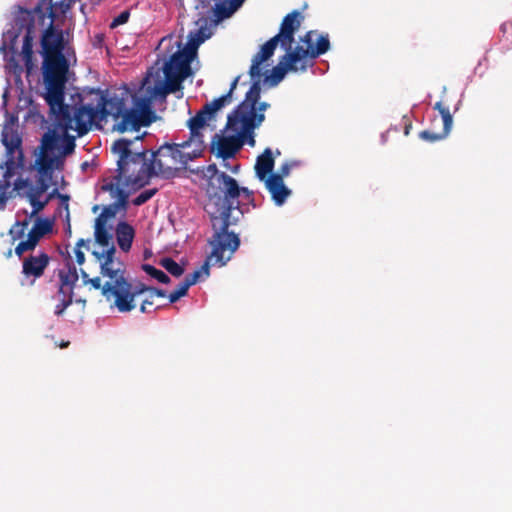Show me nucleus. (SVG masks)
<instances>
[{
  "label": "nucleus",
  "instance_id": "obj_35",
  "mask_svg": "<svg viewBox=\"0 0 512 512\" xmlns=\"http://www.w3.org/2000/svg\"><path fill=\"white\" fill-rule=\"evenodd\" d=\"M157 191V188L144 190L132 200V203L135 206H141L149 201L157 193Z\"/></svg>",
  "mask_w": 512,
  "mask_h": 512
},
{
  "label": "nucleus",
  "instance_id": "obj_7",
  "mask_svg": "<svg viewBox=\"0 0 512 512\" xmlns=\"http://www.w3.org/2000/svg\"><path fill=\"white\" fill-rule=\"evenodd\" d=\"M150 163L146 162L145 174L147 184L152 176L164 179L174 178L178 172L185 168L188 162L200 157L187 143H165L151 154Z\"/></svg>",
  "mask_w": 512,
  "mask_h": 512
},
{
  "label": "nucleus",
  "instance_id": "obj_51",
  "mask_svg": "<svg viewBox=\"0 0 512 512\" xmlns=\"http://www.w3.org/2000/svg\"><path fill=\"white\" fill-rule=\"evenodd\" d=\"M30 215L25 218L24 220L22 221H16L15 223H17L19 225V227L23 228L24 231L27 230L28 226H29V223H30Z\"/></svg>",
  "mask_w": 512,
  "mask_h": 512
},
{
  "label": "nucleus",
  "instance_id": "obj_43",
  "mask_svg": "<svg viewBox=\"0 0 512 512\" xmlns=\"http://www.w3.org/2000/svg\"><path fill=\"white\" fill-rule=\"evenodd\" d=\"M231 12L225 5H217L216 6V15L218 18L223 19L229 17Z\"/></svg>",
  "mask_w": 512,
  "mask_h": 512
},
{
  "label": "nucleus",
  "instance_id": "obj_9",
  "mask_svg": "<svg viewBox=\"0 0 512 512\" xmlns=\"http://www.w3.org/2000/svg\"><path fill=\"white\" fill-rule=\"evenodd\" d=\"M301 13L298 10H293L288 13L282 20L280 31L278 34L266 41L252 58V64L249 69L250 76L261 75V64L270 59L277 47L280 44L284 50H293L292 43L296 31L301 25Z\"/></svg>",
  "mask_w": 512,
  "mask_h": 512
},
{
  "label": "nucleus",
  "instance_id": "obj_26",
  "mask_svg": "<svg viewBox=\"0 0 512 512\" xmlns=\"http://www.w3.org/2000/svg\"><path fill=\"white\" fill-rule=\"evenodd\" d=\"M34 24L30 21L26 26V33L23 39L21 55L27 70H31L33 66V32Z\"/></svg>",
  "mask_w": 512,
  "mask_h": 512
},
{
  "label": "nucleus",
  "instance_id": "obj_39",
  "mask_svg": "<svg viewBox=\"0 0 512 512\" xmlns=\"http://www.w3.org/2000/svg\"><path fill=\"white\" fill-rule=\"evenodd\" d=\"M207 170L211 174L210 180L208 182L207 189H206V194L208 195V190L210 189V187L212 185L213 186L218 185V180H217L218 176L220 174H222L223 172H219L215 164L209 165Z\"/></svg>",
  "mask_w": 512,
  "mask_h": 512
},
{
  "label": "nucleus",
  "instance_id": "obj_17",
  "mask_svg": "<svg viewBox=\"0 0 512 512\" xmlns=\"http://www.w3.org/2000/svg\"><path fill=\"white\" fill-rule=\"evenodd\" d=\"M52 231V222L48 219L37 218L27 234V239L20 241L15 247V254L22 258L24 253L34 251L39 241Z\"/></svg>",
  "mask_w": 512,
  "mask_h": 512
},
{
  "label": "nucleus",
  "instance_id": "obj_23",
  "mask_svg": "<svg viewBox=\"0 0 512 512\" xmlns=\"http://www.w3.org/2000/svg\"><path fill=\"white\" fill-rule=\"evenodd\" d=\"M272 200L278 206L283 205L291 194V190L284 184L281 175L271 174L267 179L263 180Z\"/></svg>",
  "mask_w": 512,
  "mask_h": 512
},
{
  "label": "nucleus",
  "instance_id": "obj_27",
  "mask_svg": "<svg viewBox=\"0 0 512 512\" xmlns=\"http://www.w3.org/2000/svg\"><path fill=\"white\" fill-rule=\"evenodd\" d=\"M78 272L74 265H68V271H59L60 286L58 288V294L63 292V289L68 287V290L74 292V287L78 281Z\"/></svg>",
  "mask_w": 512,
  "mask_h": 512
},
{
  "label": "nucleus",
  "instance_id": "obj_31",
  "mask_svg": "<svg viewBox=\"0 0 512 512\" xmlns=\"http://www.w3.org/2000/svg\"><path fill=\"white\" fill-rule=\"evenodd\" d=\"M160 265L165 268L172 276L180 277L184 273V268L170 257L161 259Z\"/></svg>",
  "mask_w": 512,
  "mask_h": 512
},
{
  "label": "nucleus",
  "instance_id": "obj_52",
  "mask_svg": "<svg viewBox=\"0 0 512 512\" xmlns=\"http://www.w3.org/2000/svg\"><path fill=\"white\" fill-rule=\"evenodd\" d=\"M80 273H81V278L83 280V284L87 285L89 283V280H91V278L89 277V274L83 269L80 270Z\"/></svg>",
  "mask_w": 512,
  "mask_h": 512
},
{
  "label": "nucleus",
  "instance_id": "obj_22",
  "mask_svg": "<svg viewBox=\"0 0 512 512\" xmlns=\"http://www.w3.org/2000/svg\"><path fill=\"white\" fill-rule=\"evenodd\" d=\"M126 285L127 287H125V290H127V292L125 294L123 293V297L124 300L127 302L128 306L122 307L118 303L120 298V295L118 293H115V295L112 298L114 300L113 304L118 309L119 312H130L131 310H133L136 307L135 298L144 292L149 293V289H151V286H147L143 283H138L137 285L134 286L127 279Z\"/></svg>",
  "mask_w": 512,
  "mask_h": 512
},
{
  "label": "nucleus",
  "instance_id": "obj_3",
  "mask_svg": "<svg viewBox=\"0 0 512 512\" xmlns=\"http://www.w3.org/2000/svg\"><path fill=\"white\" fill-rule=\"evenodd\" d=\"M207 35L201 28L195 33L189 34L186 46L175 52L163 67L164 80L155 81L154 85H149L146 78L143 82V89L149 99L165 100L167 95L182 90L183 81L192 75L191 62L197 55L198 47L205 41Z\"/></svg>",
  "mask_w": 512,
  "mask_h": 512
},
{
  "label": "nucleus",
  "instance_id": "obj_41",
  "mask_svg": "<svg viewBox=\"0 0 512 512\" xmlns=\"http://www.w3.org/2000/svg\"><path fill=\"white\" fill-rule=\"evenodd\" d=\"M112 196H115L118 198L117 202H115L117 205H119L120 207H123V208L126 207L128 195L123 189H121L120 187L115 188V194H113Z\"/></svg>",
  "mask_w": 512,
  "mask_h": 512
},
{
  "label": "nucleus",
  "instance_id": "obj_15",
  "mask_svg": "<svg viewBox=\"0 0 512 512\" xmlns=\"http://www.w3.org/2000/svg\"><path fill=\"white\" fill-rule=\"evenodd\" d=\"M261 76L262 74L254 77L250 76L253 83L246 93L245 99L232 111V113L237 114L239 118L246 114L251 117L255 115L256 118L262 115V122L265 120L264 111L270 107V104L267 102H259L261 94Z\"/></svg>",
  "mask_w": 512,
  "mask_h": 512
},
{
  "label": "nucleus",
  "instance_id": "obj_44",
  "mask_svg": "<svg viewBox=\"0 0 512 512\" xmlns=\"http://www.w3.org/2000/svg\"><path fill=\"white\" fill-rule=\"evenodd\" d=\"M239 76H237L233 82L231 83V86H230V89L229 91L224 95V96H228L225 100V105L230 103L231 102V97H232V93L234 91V89L236 88L237 84H238V81H239Z\"/></svg>",
  "mask_w": 512,
  "mask_h": 512
},
{
  "label": "nucleus",
  "instance_id": "obj_54",
  "mask_svg": "<svg viewBox=\"0 0 512 512\" xmlns=\"http://www.w3.org/2000/svg\"><path fill=\"white\" fill-rule=\"evenodd\" d=\"M500 29H501V31H502L503 33H505V32L507 31V24H506V23L502 24V25H501V27H500Z\"/></svg>",
  "mask_w": 512,
  "mask_h": 512
},
{
  "label": "nucleus",
  "instance_id": "obj_1",
  "mask_svg": "<svg viewBox=\"0 0 512 512\" xmlns=\"http://www.w3.org/2000/svg\"><path fill=\"white\" fill-rule=\"evenodd\" d=\"M98 96L96 106L84 104L82 97L77 94L78 101H75L69 112L71 119V128L77 132L79 137L88 133L92 125L101 127L102 122H106L111 117L116 124L114 129L120 133L126 131H138L142 126H148L151 119L149 95L135 100L136 108H127L124 98L114 94L108 96L105 91L96 90Z\"/></svg>",
  "mask_w": 512,
  "mask_h": 512
},
{
  "label": "nucleus",
  "instance_id": "obj_47",
  "mask_svg": "<svg viewBox=\"0 0 512 512\" xmlns=\"http://www.w3.org/2000/svg\"><path fill=\"white\" fill-rule=\"evenodd\" d=\"M154 304L153 299L150 298V296L142 301V304L140 306V311L142 313L149 312L148 306H152Z\"/></svg>",
  "mask_w": 512,
  "mask_h": 512
},
{
  "label": "nucleus",
  "instance_id": "obj_42",
  "mask_svg": "<svg viewBox=\"0 0 512 512\" xmlns=\"http://www.w3.org/2000/svg\"><path fill=\"white\" fill-rule=\"evenodd\" d=\"M25 232L23 228L19 227L17 223H14V225L9 230V235L11 236L12 240H18L22 239L25 235Z\"/></svg>",
  "mask_w": 512,
  "mask_h": 512
},
{
  "label": "nucleus",
  "instance_id": "obj_29",
  "mask_svg": "<svg viewBox=\"0 0 512 512\" xmlns=\"http://www.w3.org/2000/svg\"><path fill=\"white\" fill-rule=\"evenodd\" d=\"M59 302L55 306L54 313L57 316H62L65 310L72 304L74 292L72 290L63 289L61 294H58Z\"/></svg>",
  "mask_w": 512,
  "mask_h": 512
},
{
  "label": "nucleus",
  "instance_id": "obj_28",
  "mask_svg": "<svg viewBox=\"0 0 512 512\" xmlns=\"http://www.w3.org/2000/svg\"><path fill=\"white\" fill-rule=\"evenodd\" d=\"M95 241L102 247L108 249L112 244V235L107 230L106 224L95 221L94 225Z\"/></svg>",
  "mask_w": 512,
  "mask_h": 512
},
{
  "label": "nucleus",
  "instance_id": "obj_6",
  "mask_svg": "<svg viewBox=\"0 0 512 512\" xmlns=\"http://www.w3.org/2000/svg\"><path fill=\"white\" fill-rule=\"evenodd\" d=\"M263 116L243 115L239 118L237 114L230 113L227 117L225 129L236 132V135L224 136L215 134L211 141V152L223 160L232 158L247 143L255 145L254 130L262 124Z\"/></svg>",
  "mask_w": 512,
  "mask_h": 512
},
{
  "label": "nucleus",
  "instance_id": "obj_10",
  "mask_svg": "<svg viewBox=\"0 0 512 512\" xmlns=\"http://www.w3.org/2000/svg\"><path fill=\"white\" fill-rule=\"evenodd\" d=\"M92 254L100 264L101 275L109 279L103 284V296L110 301L115 293H118L120 295L118 303L122 307L128 306L123 297V293L127 292L125 290V287H127L125 266L123 262L115 257V245L112 244L102 252L93 251Z\"/></svg>",
  "mask_w": 512,
  "mask_h": 512
},
{
  "label": "nucleus",
  "instance_id": "obj_32",
  "mask_svg": "<svg viewBox=\"0 0 512 512\" xmlns=\"http://www.w3.org/2000/svg\"><path fill=\"white\" fill-rule=\"evenodd\" d=\"M73 0H49L50 17L53 19L58 13H65L71 6Z\"/></svg>",
  "mask_w": 512,
  "mask_h": 512
},
{
  "label": "nucleus",
  "instance_id": "obj_14",
  "mask_svg": "<svg viewBox=\"0 0 512 512\" xmlns=\"http://www.w3.org/2000/svg\"><path fill=\"white\" fill-rule=\"evenodd\" d=\"M24 165L16 163V161L5 160L0 164V170H4L3 178L0 180V208L5 209L7 201L14 197V193L17 192L19 196L23 195V190L29 186V180L23 178H17L11 188V178L15 175L17 168H22Z\"/></svg>",
  "mask_w": 512,
  "mask_h": 512
},
{
  "label": "nucleus",
  "instance_id": "obj_34",
  "mask_svg": "<svg viewBox=\"0 0 512 512\" xmlns=\"http://www.w3.org/2000/svg\"><path fill=\"white\" fill-rule=\"evenodd\" d=\"M119 208L120 206L117 205L116 203L105 206L102 209L100 215L95 219V221H100L103 224H107L108 219L115 217Z\"/></svg>",
  "mask_w": 512,
  "mask_h": 512
},
{
  "label": "nucleus",
  "instance_id": "obj_21",
  "mask_svg": "<svg viewBox=\"0 0 512 512\" xmlns=\"http://www.w3.org/2000/svg\"><path fill=\"white\" fill-rule=\"evenodd\" d=\"M2 143L6 148V160L12 159L20 165H24V154L22 150V140L15 132L3 130Z\"/></svg>",
  "mask_w": 512,
  "mask_h": 512
},
{
  "label": "nucleus",
  "instance_id": "obj_30",
  "mask_svg": "<svg viewBox=\"0 0 512 512\" xmlns=\"http://www.w3.org/2000/svg\"><path fill=\"white\" fill-rule=\"evenodd\" d=\"M21 197L27 198L30 205L32 206V212L30 213V218L34 217L39 212H41L48 204V199L40 200L41 196H37L35 194L23 193V195Z\"/></svg>",
  "mask_w": 512,
  "mask_h": 512
},
{
  "label": "nucleus",
  "instance_id": "obj_40",
  "mask_svg": "<svg viewBox=\"0 0 512 512\" xmlns=\"http://www.w3.org/2000/svg\"><path fill=\"white\" fill-rule=\"evenodd\" d=\"M86 245V242L84 239H79L76 243V246H75V249H74V252H75V256H76V262L79 264V265H82L84 262H85V255L84 253L82 252L81 248L83 246Z\"/></svg>",
  "mask_w": 512,
  "mask_h": 512
},
{
  "label": "nucleus",
  "instance_id": "obj_18",
  "mask_svg": "<svg viewBox=\"0 0 512 512\" xmlns=\"http://www.w3.org/2000/svg\"><path fill=\"white\" fill-rule=\"evenodd\" d=\"M51 262V257L44 251L30 254L22 260V274L26 279H32L34 283L41 278Z\"/></svg>",
  "mask_w": 512,
  "mask_h": 512
},
{
  "label": "nucleus",
  "instance_id": "obj_12",
  "mask_svg": "<svg viewBox=\"0 0 512 512\" xmlns=\"http://www.w3.org/2000/svg\"><path fill=\"white\" fill-rule=\"evenodd\" d=\"M227 97L228 96H221L210 103H206L195 116L189 118L187 121V126L190 130V137L184 142L200 156L205 149L204 135L201 132V129L207 125L209 120L214 118V115L218 110L225 106V100Z\"/></svg>",
  "mask_w": 512,
  "mask_h": 512
},
{
  "label": "nucleus",
  "instance_id": "obj_25",
  "mask_svg": "<svg viewBox=\"0 0 512 512\" xmlns=\"http://www.w3.org/2000/svg\"><path fill=\"white\" fill-rule=\"evenodd\" d=\"M135 236L134 228L127 222H119L116 227V239L120 249L128 252Z\"/></svg>",
  "mask_w": 512,
  "mask_h": 512
},
{
  "label": "nucleus",
  "instance_id": "obj_8",
  "mask_svg": "<svg viewBox=\"0 0 512 512\" xmlns=\"http://www.w3.org/2000/svg\"><path fill=\"white\" fill-rule=\"evenodd\" d=\"M131 140L124 138L116 140L112 145V151L119 156L117 161V178L124 180V184L132 189H139L147 184L145 166L147 151L132 153Z\"/></svg>",
  "mask_w": 512,
  "mask_h": 512
},
{
  "label": "nucleus",
  "instance_id": "obj_36",
  "mask_svg": "<svg viewBox=\"0 0 512 512\" xmlns=\"http://www.w3.org/2000/svg\"><path fill=\"white\" fill-rule=\"evenodd\" d=\"M189 288L190 287L187 286V284L184 281H182L178 285L177 289L169 294V302L170 303L177 302L181 297H184L185 295H187Z\"/></svg>",
  "mask_w": 512,
  "mask_h": 512
},
{
  "label": "nucleus",
  "instance_id": "obj_38",
  "mask_svg": "<svg viewBox=\"0 0 512 512\" xmlns=\"http://www.w3.org/2000/svg\"><path fill=\"white\" fill-rule=\"evenodd\" d=\"M203 274L207 276L203 270L202 265L198 270H195L193 273L186 275L184 282L187 284V286L191 287L192 285L196 284L199 281L200 277Z\"/></svg>",
  "mask_w": 512,
  "mask_h": 512
},
{
  "label": "nucleus",
  "instance_id": "obj_59",
  "mask_svg": "<svg viewBox=\"0 0 512 512\" xmlns=\"http://www.w3.org/2000/svg\"><path fill=\"white\" fill-rule=\"evenodd\" d=\"M237 169H238V166H236L235 169H233V173H236Z\"/></svg>",
  "mask_w": 512,
  "mask_h": 512
},
{
  "label": "nucleus",
  "instance_id": "obj_57",
  "mask_svg": "<svg viewBox=\"0 0 512 512\" xmlns=\"http://www.w3.org/2000/svg\"><path fill=\"white\" fill-rule=\"evenodd\" d=\"M12 255V251L9 250L8 253H7V257H10Z\"/></svg>",
  "mask_w": 512,
  "mask_h": 512
},
{
  "label": "nucleus",
  "instance_id": "obj_48",
  "mask_svg": "<svg viewBox=\"0 0 512 512\" xmlns=\"http://www.w3.org/2000/svg\"><path fill=\"white\" fill-rule=\"evenodd\" d=\"M290 169V165L288 163H285L280 167V170L277 174L281 175V179H283L284 177H287L289 175Z\"/></svg>",
  "mask_w": 512,
  "mask_h": 512
},
{
  "label": "nucleus",
  "instance_id": "obj_20",
  "mask_svg": "<svg viewBox=\"0 0 512 512\" xmlns=\"http://www.w3.org/2000/svg\"><path fill=\"white\" fill-rule=\"evenodd\" d=\"M42 54L44 56L63 55L64 37L62 31L56 30L51 20L41 38Z\"/></svg>",
  "mask_w": 512,
  "mask_h": 512
},
{
  "label": "nucleus",
  "instance_id": "obj_50",
  "mask_svg": "<svg viewBox=\"0 0 512 512\" xmlns=\"http://www.w3.org/2000/svg\"><path fill=\"white\" fill-rule=\"evenodd\" d=\"M119 186L114 183H108L102 186V189L105 191H109L112 195L115 194V188H118Z\"/></svg>",
  "mask_w": 512,
  "mask_h": 512
},
{
  "label": "nucleus",
  "instance_id": "obj_56",
  "mask_svg": "<svg viewBox=\"0 0 512 512\" xmlns=\"http://www.w3.org/2000/svg\"><path fill=\"white\" fill-rule=\"evenodd\" d=\"M102 40H103V36L102 35L97 36V41L101 42Z\"/></svg>",
  "mask_w": 512,
  "mask_h": 512
},
{
  "label": "nucleus",
  "instance_id": "obj_16",
  "mask_svg": "<svg viewBox=\"0 0 512 512\" xmlns=\"http://www.w3.org/2000/svg\"><path fill=\"white\" fill-rule=\"evenodd\" d=\"M286 53L280 58L279 63L271 70L270 76H266L265 82L270 86L278 85L288 72H305L307 68H303V63L295 50H285Z\"/></svg>",
  "mask_w": 512,
  "mask_h": 512
},
{
  "label": "nucleus",
  "instance_id": "obj_37",
  "mask_svg": "<svg viewBox=\"0 0 512 512\" xmlns=\"http://www.w3.org/2000/svg\"><path fill=\"white\" fill-rule=\"evenodd\" d=\"M129 18H130V11L124 10L112 20L109 27L111 29H114L120 25L126 24L129 20Z\"/></svg>",
  "mask_w": 512,
  "mask_h": 512
},
{
  "label": "nucleus",
  "instance_id": "obj_49",
  "mask_svg": "<svg viewBox=\"0 0 512 512\" xmlns=\"http://www.w3.org/2000/svg\"><path fill=\"white\" fill-rule=\"evenodd\" d=\"M55 195H58L61 199H65V200H68V199H69V197H68V196L59 194L57 189H54V190H53L49 195H47V196H46V198H45V199H48V203H49V202H50V200H51L52 198H54V196H55Z\"/></svg>",
  "mask_w": 512,
  "mask_h": 512
},
{
  "label": "nucleus",
  "instance_id": "obj_24",
  "mask_svg": "<svg viewBox=\"0 0 512 512\" xmlns=\"http://www.w3.org/2000/svg\"><path fill=\"white\" fill-rule=\"evenodd\" d=\"M275 161L270 148H266L264 152L257 157L255 164L256 176L260 181L267 179L274 169Z\"/></svg>",
  "mask_w": 512,
  "mask_h": 512
},
{
  "label": "nucleus",
  "instance_id": "obj_53",
  "mask_svg": "<svg viewBox=\"0 0 512 512\" xmlns=\"http://www.w3.org/2000/svg\"><path fill=\"white\" fill-rule=\"evenodd\" d=\"M411 127H412L411 123H408V124L405 125V129H404L405 135L409 134Z\"/></svg>",
  "mask_w": 512,
  "mask_h": 512
},
{
  "label": "nucleus",
  "instance_id": "obj_46",
  "mask_svg": "<svg viewBox=\"0 0 512 512\" xmlns=\"http://www.w3.org/2000/svg\"><path fill=\"white\" fill-rule=\"evenodd\" d=\"M149 296L150 298H154L155 296L157 297H165L166 296V292L162 289H159V288H156V287H151V289H149Z\"/></svg>",
  "mask_w": 512,
  "mask_h": 512
},
{
  "label": "nucleus",
  "instance_id": "obj_55",
  "mask_svg": "<svg viewBox=\"0 0 512 512\" xmlns=\"http://www.w3.org/2000/svg\"><path fill=\"white\" fill-rule=\"evenodd\" d=\"M69 344H70V343H69V341L62 342V343L60 344V347H61V348H66V347H68V345H69Z\"/></svg>",
  "mask_w": 512,
  "mask_h": 512
},
{
  "label": "nucleus",
  "instance_id": "obj_2",
  "mask_svg": "<svg viewBox=\"0 0 512 512\" xmlns=\"http://www.w3.org/2000/svg\"><path fill=\"white\" fill-rule=\"evenodd\" d=\"M58 129H49L41 138L36 154L34 168L38 173L36 185L29 182L25 193L42 196L50 188L51 180L55 170H63L66 156L74 153L76 143L75 137Z\"/></svg>",
  "mask_w": 512,
  "mask_h": 512
},
{
  "label": "nucleus",
  "instance_id": "obj_45",
  "mask_svg": "<svg viewBox=\"0 0 512 512\" xmlns=\"http://www.w3.org/2000/svg\"><path fill=\"white\" fill-rule=\"evenodd\" d=\"M92 288L96 289V290H101V294L103 295V284L101 282V279L100 277H94V278H91V280H89V283Z\"/></svg>",
  "mask_w": 512,
  "mask_h": 512
},
{
  "label": "nucleus",
  "instance_id": "obj_5",
  "mask_svg": "<svg viewBox=\"0 0 512 512\" xmlns=\"http://www.w3.org/2000/svg\"><path fill=\"white\" fill-rule=\"evenodd\" d=\"M204 209L209 215L213 230V235L208 240L211 252L203 263V270L209 275L210 266H225L239 248V235L230 228L240 222V213L236 212V217L229 216L211 204H205Z\"/></svg>",
  "mask_w": 512,
  "mask_h": 512
},
{
  "label": "nucleus",
  "instance_id": "obj_4",
  "mask_svg": "<svg viewBox=\"0 0 512 512\" xmlns=\"http://www.w3.org/2000/svg\"><path fill=\"white\" fill-rule=\"evenodd\" d=\"M68 68L64 55L44 56L42 67L46 90L44 98L49 106L53 129L61 132H68L71 128L69 112L73 105L64 102Z\"/></svg>",
  "mask_w": 512,
  "mask_h": 512
},
{
  "label": "nucleus",
  "instance_id": "obj_11",
  "mask_svg": "<svg viewBox=\"0 0 512 512\" xmlns=\"http://www.w3.org/2000/svg\"><path fill=\"white\" fill-rule=\"evenodd\" d=\"M217 180L218 185H212L208 190V199L205 204H211L224 214L233 217H236V212H239L241 220L243 211L240 208L239 197L243 193L250 198L253 192L246 187H240L236 179L226 173L220 174Z\"/></svg>",
  "mask_w": 512,
  "mask_h": 512
},
{
  "label": "nucleus",
  "instance_id": "obj_13",
  "mask_svg": "<svg viewBox=\"0 0 512 512\" xmlns=\"http://www.w3.org/2000/svg\"><path fill=\"white\" fill-rule=\"evenodd\" d=\"M315 31H308L303 37L300 38V43L294 47L295 52H298L299 57L303 63V68H310L314 65V61L320 55L326 53L330 48V42L327 35H321L314 45Z\"/></svg>",
  "mask_w": 512,
  "mask_h": 512
},
{
  "label": "nucleus",
  "instance_id": "obj_58",
  "mask_svg": "<svg viewBox=\"0 0 512 512\" xmlns=\"http://www.w3.org/2000/svg\"><path fill=\"white\" fill-rule=\"evenodd\" d=\"M97 209H98V206H94V207H93V211H94V212H96V211H97Z\"/></svg>",
  "mask_w": 512,
  "mask_h": 512
},
{
  "label": "nucleus",
  "instance_id": "obj_19",
  "mask_svg": "<svg viewBox=\"0 0 512 512\" xmlns=\"http://www.w3.org/2000/svg\"><path fill=\"white\" fill-rule=\"evenodd\" d=\"M433 108L441 115L442 129L440 131H435L434 129L421 131L419 137L428 142H436L445 139L453 125L452 114L444 101L440 100L436 102Z\"/></svg>",
  "mask_w": 512,
  "mask_h": 512
},
{
  "label": "nucleus",
  "instance_id": "obj_33",
  "mask_svg": "<svg viewBox=\"0 0 512 512\" xmlns=\"http://www.w3.org/2000/svg\"><path fill=\"white\" fill-rule=\"evenodd\" d=\"M143 271H145L149 276L155 278L160 283L168 284L170 282V278L167 274H165L162 270L155 268L150 264L142 265Z\"/></svg>",
  "mask_w": 512,
  "mask_h": 512
}]
</instances>
